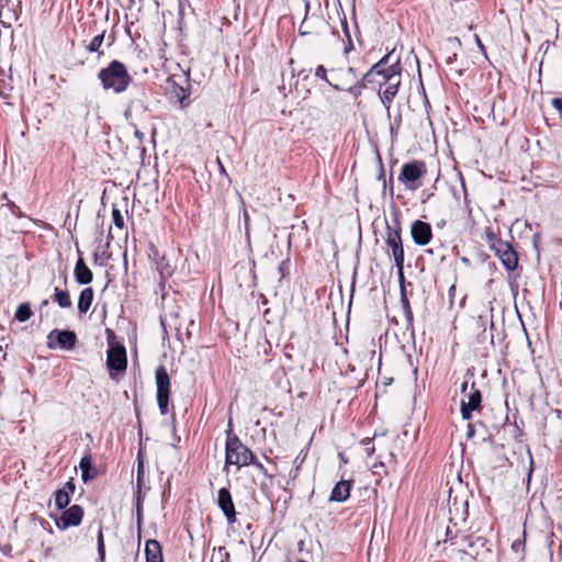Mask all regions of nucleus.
<instances>
[{"label": "nucleus", "instance_id": "nucleus-1", "mask_svg": "<svg viewBox=\"0 0 562 562\" xmlns=\"http://www.w3.org/2000/svg\"><path fill=\"white\" fill-rule=\"evenodd\" d=\"M392 53L383 56L375 63L359 80V89H363L368 83H374L379 87V97L386 109L390 111L391 103L396 97L402 82V66L400 58L390 64Z\"/></svg>", "mask_w": 562, "mask_h": 562}, {"label": "nucleus", "instance_id": "nucleus-2", "mask_svg": "<svg viewBox=\"0 0 562 562\" xmlns=\"http://www.w3.org/2000/svg\"><path fill=\"white\" fill-rule=\"evenodd\" d=\"M98 79L104 90H112L115 93L124 92L133 80L126 66L119 60H112L105 68H102L98 72Z\"/></svg>", "mask_w": 562, "mask_h": 562}, {"label": "nucleus", "instance_id": "nucleus-3", "mask_svg": "<svg viewBox=\"0 0 562 562\" xmlns=\"http://www.w3.org/2000/svg\"><path fill=\"white\" fill-rule=\"evenodd\" d=\"M254 459L256 458L252 451L232 430H228L225 445L224 470L227 471L229 465L246 467L254 463Z\"/></svg>", "mask_w": 562, "mask_h": 562}, {"label": "nucleus", "instance_id": "nucleus-4", "mask_svg": "<svg viewBox=\"0 0 562 562\" xmlns=\"http://www.w3.org/2000/svg\"><path fill=\"white\" fill-rule=\"evenodd\" d=\"M426 173V164L422 160H414L402 166L397 179L406 190L416 191L423 186Z\"/></svg>", "mask_w": 562, "mask_h": 562}, {"label": "nucleus", "instance_id": "nucleus-5", "mask_svg": "<svg viewBox=\"0 0 562 562\" xmlns=\"http://www.w3.org/2000/svg\"><path fill=\"white\" fill-rule=\"evenodd\" d=\"M329 75L330 80H328V85L333 87L335 90H347L348 92L355 95H357L361 91V89H359V81L357 82V86L347 87L358 78V74L355 68H329Z\"/></svg>", "mask_w": 562, "mask_h": 562}, {"label": "nucleus", "instance_id": "nucleus-6", "mask_svg": "<svg viewBox=\"0 0 562 562\" xmlns=\"http://www.w3.org/2000/svg\"><path fill=\"white\" fill-rule=\"evenodd\" d=\"M482 394L479 389L475 387V383L472 382L469 385L468 381H464L461 385V414L463 419H470L472 413L481 408Z\"/></svg>", "mask_w": 562, "mask_h": 562}, {"label": "nucleus", "instance_id": "nucleus-7", "mask_svg": "<svg viewBox=\"0 0 562 562\" xmlns=\"http://www.w3.org/2000/svg\"><path fill=\"white\" fill-rule=\"evenodd\" d=\"M387 249L392 252L395 266L398 271V277L401 280L404 279L403 269H404V248L401 237L400 227H386V239H385Z\"/></svg>", "mask_w": 562, "mask_h": 562}, {"label": "nucleus", "instance_id": "nucleus-8", "mask_svg": "<svg viewBox=\"0 0 562 562\" xmlns=\"http://www.w3.org/2000/svg\"><path fill=\"white\" fill-rule=\"evenodd\" d=\"M157 387V404L162 415L168 413L170 395V378L165 367H158L155 372Z\"/></svg>", "mask_w": 562, "mask_h": 562}, {"label": "nucleus", "instance_id": "nucleus-9", "mask_svg": "<svg viewBox=\"0 0 562 562\" xmlns=\"http://www.w3.org/2000/svg\"><path fill=\"white\" fill-rule=\"evenodd\" d=\"M491 248L495 251V255L499 258L504 267L513 271L518 266V256L510 244L501 239H495Z\"/></svg>", "mask_w": 562, "mask_h": 562}, {"label": "nucleus", "instance_id": "nucleus-10", "mask_svg": "<svg viewBox=\"0 0 562 562\" xmlns=\"http://www.w3.org/2000/svg\"><path fill=\"white\" fill-rule=\"evenodd\" d=\"M77 342V336L71 330L54 329L47 336V347L56 349L57 347L63 350H72Z\"/></svg>", "mask_w": 562, "mask_h": 562}, {"label": "nucleus", "instance_id": "nucleus-11", "mask_svg": "<svg viewBox=\"0 0 562 562\" xmlns=\"http://www.w3.org/2000/svg\"><path fill=\"white\" fill-rule=\"evenodd\" d=\"M83 517V509L79 505H72L71 507L64 510L58 520H56V526L60 530H66L69 527H76L81 524Z\"/></svg>", "mask_w": 562, "mask_h": 562}, {"label": "nucleus", "instance_id": "nucleus-12", "mask_svg": "<svg viewBox=\"0 0 562 562\" xmlns=\"http://www.w3.org/2000/svg\"><path fill=\"white\" fill-rule=\"evenodd\" d=\"M106 366L112 373L124 372L127 366L126 350L123 346L111 347L108 350Z\"/></svg>", "mask_w": 562, "mask_h": 562}, {"label": "nucleus", "instance_id": "nucleus-13", "mask_svg": "<svg viewBox=\"0 0 562 562\" xmlns=\"http://www.w3.org/2000/svg\"><path fill=\"white\" fill-rule=\"evenodd\" d=\"M411 235L418 246H426L432 238V229L429 223L417 220L412 224Z\"/></svg>", "mask_w": 562, "mask_h": 562}, {"label": "nucleus", "instance_id": "nucleus-14", "mask_svg": "<svg viewBox=\"0 0 562 562\" xmlns=\"http://www.w3.org/2000/svg\"><path fill=\"white\" fill-rule=\"evenodd\" d=\"M217 505L225 515L228 524H234L236 521V510L228 488L222 487L218 491Z\"/></svg>", "mask_w": 562, "mask_h": 562}, {"label": "nucleus", "instance_id": "nucleus-15", "mask_svg": "<svg viewBox=\"0 0 562 562\" xmlns=\"http://www.w3.org/2000/svg\"><path fill=\"white\" fill-rule=\"evenodd\" d=\"M351 482L341 480L333 488L329 501L330 502H345L350 496Z\"/></svg>", "mask_w": 562, "mask_h": 562}, {"label": "nucleus", "instance_id": "nucleus-16", "mask_svg": "<svg viewBox=\"0 0 562 562\" xmlns=\"http://www.w3.org/2000/svg\"><path fill=\"white\" fill-rule=\"evenodd\" d=\"M75 279L79 284H88L92 281L93 274L90 268L85 263L82 258L76 262L74 270Z\"/></svg>", "mask_w": 562, "mask_h": 562}, {"label": "nucleus", "instance_id": "nucleus-17", "mask_svg": "<svg viewBox=\"0 0 562 562\" xmlns=\"http://www.w3.org/2000/svg\"><path fill=\"white\" fill-rule=\"evenodd\" d=\"M146 562H164L160 543L149 539L145 543Z\"/></svg>", "mask_w": 562, "mask_h": 562}, {"label": "nucleus", "instance_id": "nucleus-18", "mask_svg": "<svg viewBox=\"0 0 562 562\" xmlns=\"http://www.w3.org/2000/svg\"><path fill=\"white\" fill-rule=\"evenodd\" d=\"M94 292L92 288H85L79 295L78 311L80 314H86L93 302Z\"/></svg>", "mask_w": 562, "mask_h": 562}, {"label": "nucleus", "instance_id": "nucleus-19", "mask_svg": "<svg viewBox=\"0 0 562 562\" xmlns=\"http://www.w3.org/2000/svg\"><path fill=\"white\" fill-rule=\"evenodd\" d=\"M79 468L81 470V477L85 482H88L94 476V473L91 474L90 471L92 470V462L90 454H86L81 458L79 462Z\"/></svg>", "mask_w": 562, "mask_h": 562}, {"label": "nucleus", "instance_id": "nucleus-20", "mask_svg": "<svg viewBox=\"0 0 562 562\" xmlns=\"http://www.w3.org/2000/svg\"><path fill=\"white\" fill-rule=\"evenodd\" d=\"M54 302H56L61 308H68L71 306V300L69 292L67 290L55 289V293L53 296Z\"/></svg>", "mask_w": 562, "mask_h": 562}, {"label": "nucleus", "instance_id": "nucleus-21", "mask_svg": "<svg viewBox=\"0 0 562 562\" xmlns=\"http://www.w3.org/2000/svg\"><path fill=\"white\" fill-rule=\"evenodd\" d=\"M156 267L161 278H169L173 273V267L165 256L156 262Z\"/></svg>", "mask_w": 562, "mask_h": 562}, {"label": "nucleus", "instance_id": "nucleus-22", "mask_svg": "<svg viewBox=\"0 0 562 562\" xmlns=\"http://www.w3.org/2000/svg\"><path fill=\"white\" fill-rule=\"evenodd\" d=\"M104 41V32L101 34L95 35L91 42L86 46V49L89 53H99L100 55L103 54V52H100V47Z\"/></svg>", "mask_w": 562, "mask_h": 562}, {"label": "nucleus", "instance_id": "nucleus-23", "mask_svg": "<svg viewBox=\"0 0 562 562\" xmlns=\"http://www.w3.org/2000/svg\"><path fill=\"white\" fill-rule=\"evenodd\" d=\"M32 316L31 307L27 303L20 304L15 312V318L19 322H26Z\"/></svg>", "mask_w": 562, "mask_h": 562}, {"label": "nucleus", "instance_id": "nucleus-24", "mask_svg": "<svg viewBox=\"0 0 562 562\" xmlns=\"http://www.w3.org/2000/svg\"><path fill=\"white\" fill-rule=\"evenodd\" d=\"M401 303H402V307H403V311H404L405 318H406L407 323L409 325H412L413 324V319H414L413 311L411 308L409 301H408L404 290H402Z\"/></svg>", "mask_w": 562, "mask_h": 562}, {"label": "nucleus", "instance_id": "nucleus-25", "mask_svg": "<svg viewBox=\"0 0 562 562\" xmlns=\"http://www.w3.org/2000/svg\"><path fill=\"white\" fill-rule=\"evenodd\" d=\"M70 503V496L64 491H56L55 505L58 509L66 508Z\"/></svg>", "mask_w": 562, "mask_h": 562}, {"label": "nucleus", "instance_id": "nucleus-26", "mask_svg": "<svg viewBox=\"0 0 562 562\" xmlns=\"http://www.w3.org/2000/svg\"><path fill=\"white\" fill-rule=\"evenodd\" d=\"M314 76L328 83V80H330L329 68H326L325 66L319 65L315 68Z\"/></svg>", "mask_w": 562, "mask_h": 562}, {"label": "nucleus", "instance_id": "nucleus-27", "mask_svg": "<svg viewBox=\"0 0 562 562\" xmlns=\"http://www.w3.org/2000/svg\"><path fill=\"white\" fill-rule=\"evenodd\" d=\"M112 217H113V223H114L115 227L119 229H123L124 228V217L119 209H116V207L112 209Z\"/></svg>", "mask_w": 562, "mask_h": 562}, {"label": "nucleus", "instance_id": "nucleus-28", "mask_svg": "<svg viewBox=\"0 0 562 562\" xmlns=\"http://www.w3.org/2000/svg\"><path fill=\"white\" fill-rule=\"evenodd\" d=\"M98 554H99L100 560L103 561L105 558V548H104L103 533H102L101 529L99 530V533H98Z\"/></svg>", "mask_w": 562, "mask_h": 562}, {"label": "nucleus", "instance_id": "nucleus-29", "mask_svg": "<svg viewBox=\"0 0 562 562\" xmlns=\"http://www.w3.org/2000/svg\"><path fill=\"white\" fill-rule=\"evenodd\" d=\"M75 488H76V486H75L74 481H72V480H69V481L64 485V487H63V488H60L59 491H64V492H66V493L70 496L71 494H74Z\"/></svg>", "mask_w": 562, "mask_h": 562}, {"label": "nucleus", "instance_id": "nucleus-30", "mask_svg": "<svg viewBox=\"0 0 562 562\" xmlns=\"http://www.w3.org/2000/svg\"><path fill=\"white\" fill-rule=\"evenodd\" d=\"M289 260H283L279 266V271L281 273V277H285L289 273Z\"/></svg>", "mask_w": 562, "mask_h": 562}, {"label": "nucleus", "instance_id": "nucleus-31", "mask_svg": "<svg viewBox=\"0 0 562 562\" xmlns=\"http://www.w3.org/2000/svg\"><path fill=\"white\" fill-rule=\"evenodd\" d=\"M552 105L554 106V109H557L558 111L562 112V98H555L552 100Z\"/></svg>", "mask_w": 562, "mask_h": 562}, {"label": "nucleus", "instance_id": "nucleus-32", "mask_svg": "<svg viewBox=\"0 0 562 562\" xmlns=\"http://www.w3.org/2000/svg\"><path fill=\"white\" fill-rule=\"evenodd\" d=\"M475 43L477 45V47L480 48V50L486 55V50H485V46L483 45L481 38L479 37V35H475Z\"/></svg>", "mask_w": 562, "mask_h": 562}, {"label": "nucleus", "instance_id": "nucleus-33", "mask_svg": "<svg viewBox=\"0 0 562 562\" xmlns=\"http://www.w3.org/2000/svg\"><path fill=\"white\" fill-rule=\"evenodd\" d=\"M528 456H529V462H530V467H529V471H528V479H530L531 476V473H532V463H533V460H532V454L531 452L528 450Z\"/></svg>", "mask_w": 562, "mask_h": 562}, {"label": "nucleus", "instance_id": "nucleus-34", "mask_svg": "<svg viewBox=\"0 0 562 562\" xmlns=\"http://www.w3.org/2000/svg\"><path fill=\"white\" fill-rule=\"evenodd\" d=\"M521 542L519 540H516L513 542L512 548L513 550L518 551L521 548Z\"/></svg>", "mask_w": 562, "mask_h": 562}, {"label": "nucleus", "instance_id": "nucleus-35", "mask_svg": "<svg viewBox=\"0 0 562 562\" xmlns=\"http://www.w3.org/2000/svg\"><path fill=\"white\" fill-rule=\"evenodd\" d=\"M550 45H551V44H550V42H548V41H547V42H544V43L541 45V47H540V48H541V49L543 48V49H544V53H547V52H548V49H549V47H550Z\"/></svg>", "mask_w": 562, "mask_h": 562}, {"label": "nucleus", "instance_id": "nucleus-36", "mask_svg": "<svg viewBox=\"0 0 562 562\" xmlns=\"http://www.w3.org/2000/svg\"><path fill=\"white\" fill-rule=\"evenodd\" d=\"M137 515L139 518L140 517V496L139 495L137 496Z\"/></svg>", "mask_w": 562, "mask_h": 562}, {"label": "nucleus", "instance_id": "nucleus-37", "mask_svg": "<svg viewBox=\"0 0 562 562\" xmlns=\"http://www.w3.org/2000/svg\"><path fill=\"white\" fill-rule=\"evenodd\" d=\"M286 562H307V561H304L302 559H292V558L288 557Z\"/></svg>", "mask_w": 562, "mask_h": 562}, {"label": "nucleus", "instance_id": "nucleus-38", "mask_svg": "<svg viewBox=\"0 0 562 562\" xmlns=\"http://www.w3.org/2000/svg\"><path fill=\"white\" fill-rule=\"evenodd\" d=\"M252 464H255V465H256L259 470H261V471H263V469H265V468H263V465H262V463H260V462H256L255 460H254V463H252Z\"/></svg>", "mask_w": 562, "mask_h": 562}, {"label": "nucleus", "instance_id": "nucleus-39", "mask_svg": "<svg viewBox=\"0 0 562 562\" xmlns=\"http://www.w3.org/2000/svg\"><path fill=\"white\" fill-rule=\"evenodd\" d=\"M244 220H245V224L247 225L248 221H249V216H248L247 211L244 212Z\"/></svg>", "mask_w": 562, "mask_h": 562}, {"label": "nucleus", "instance_id": "nucleus-40", "mask_svg": "<svg viewBox=\"0 0 562 562\" xmlns=\"http://www.w3.org/2000/svg\"><path fill=\"white\" fill-rule=\"evenodd\" d=\"M135 135H136V137H138L139 139H142V138H143V134H142L138 130H136V131H135Z\"/></svg>", "mask_w": 562, "mask_h": 562}, {"label": "nucleus", "instance_id": "nucleus-41", "mask_svg": "<svg viewBox=\"0 0 562 562\" xmlns=\"http://www.w3.org/2000/svg\"><path fill=\"white\" fill-rule=\"evenodd\" d=\"M217 161H218V165H220V171L225 172V169H224L223 165L221 164L220 159Z\"/></svg>", "mask_w": 562, "mask_h": 562}, {"label": "nucleus", "instance_id": "nucleus-42", "mask_svg": "<svg viewBox=\"0 0 562 562\" xmlns=\"http://www.w3.org/2000/svg\"><path fill=\"white\" fill-rule=\"evenodd\" d=\"M142 464H138V481L140 480Z\"/></svg>", "mask_w": 562, "mask_h": 562}, {"label": "nucleus", "instance_id": "nucleus-43", "mask_svg": "<svg viewBox=\"0 0 562 562\" xmlns=\"http://www.w3.org/2000/svg\"><path fill=\"white\" fill-rule=\"evenodd\" d=\"M352 47L351 42H349V46L345 48V52H348Z\"/></svg>", "mask_w": 562, "mask_h": 562}, {"label": "nucleus", "instance_id": "nucleus-44", "mask_svg": "<svg viewBox=\"0 0 562 562\" xmlns=\"http://www.w3.org/2000/svg\"><path fill=\"white\" fill-rule=\"evenodd\" d=\"M372 451H374V448L369 449L368 454H371Z\"/></svg>", "mask_w": 562, "mask_h": 562}, {"label": "nucleus", "instance_id": "nucleus-45", "mask_svg": "<svg viewBox=\"0 0 562 562\" xmlns=\"http://www.w3.org/2000/svg\"><path fill=\"white\" fill-rule=\"evenodd\" d=\"M372 451H374V448L369 449L368 454H371Z\"/></svg>", "mask_w": 562, "mask_h": 562}, {"label": "nucleus", "instance_id": "nucleus-46", "mask_svg": "<svg viewBox=\"0 0 562 562\" xmlns=\"http://www.w3.org/2000/svg\"><path fill=\"white\" fill-rule=\"evenodd\" d=\"M372 451H374V448L369 449L368 454H371Z\"/></svg>", "mask_w": 562, "mask_h": 562}]
</instances>
